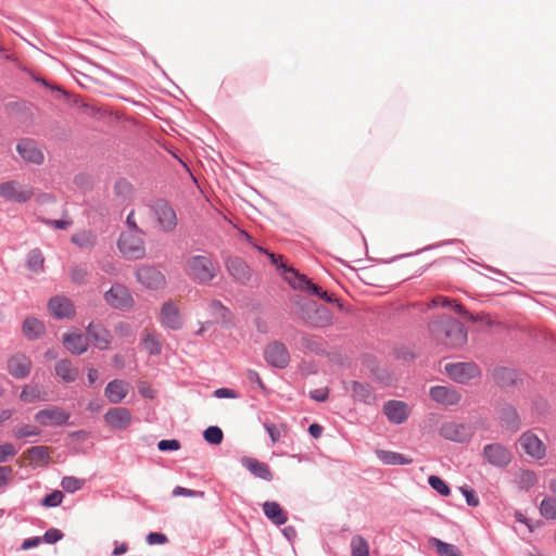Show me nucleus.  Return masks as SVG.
I'll return each instance as SVG.
<instances>
[{
  "mask_svg": "<svg viewBox=\"0 0 556 556\" xmlns=\"http://www.w3.org/2000/svg\"><path fill=\"white\" fill-rule=\"evenodd\" d=\"M20 399L25 403H34L37 401H47L48 400V393L43 390L42 387L30 383L26 384L21 394Z\"/></svg>",
  "mask_w": 556,
  "mask_h": 556,
  "instance_id": "obj_33",
  "label": "nucleus"
},
{
  "mask_svg": "<svg viewBox=\"0 0 556 556\" xmlns=\"http://www.w3.org/2000/svg\"><path fill=\"white\" fill-rule=\"evenodd\" d=\"M118 249L124 256L138 260L144 256L146 248L141 233L123 232L118 240Z\"/></svg>",
  "mask_w": 556,
  "mask_h": 556,
  "instance_id": "obj_9",
  "label": "nucleus"
},
{
  "mask_svg": "<svg viewBox=\"0 0 556 556\" xmlns=\"http://www.w3.org/2000/svg\"><path fill=\"white\" fill-rule=\"evenodd\" d=\"M429 484L438 493L443 496H447L451 493L447 484L438 476H430L428 479Z\"/></svg>",
  "mask_w": 556,
  "mask_h": 556,
  "instance_id": "obj_48",
  "label": "nucleus"
},
{
  "mask_svg": "<svg viewBox=\"0 0 556 556\" xmlns=\"http://www.w3.org/2000/svg\"><path fill=\"white\" fill-rule=\"evenodd\" d=\"M264 357L270 366L276 368H286L290 363V354L286 345L278 341L266 346Z\"/></svg>",
  "mask_w": 556,
  "mask_h": 556,
  "instance_id": "obj_15",
  "label": "nucleus"
},
{
  "mask_svg": "<svg viewBox=\"0 0 556 556\" xmlns=\"http://www.w3.org/2000/svg\"><path fill=\"white\" fill-rule=\"evenodd\" d=\"M43 324L33 317L26 318L23 324V332L28 339H37L43 333Z\"/></svg>",
  "mask_w": 556,
  "mask_h": 556,
  "instance_id": "obj_37",
  "label": "nucleus"
},
{
  "mask_svg": "<svg viewBox=\"0 0 556 556\" xmlns=\"http://www.w3.org/2000/svg\"><path fill=\"white\" fill-rule=\"evenodd\" d=\"M482 455L491 466L498 468L507 467L513 460L511 452L500 443L486 444L483 447Z\"/></svg>",
  "mask_w": 556,
  "mask_h": 556,
  "instance_id": "obj_11",
  "label": "nucleus"
},
{
  "mask_svg": "<svg viewBox=\"0 0 556 556\" xmlns=\"http://www.w3.org/2000/svg\"><path fill=\"white\" fill-rule=\"evenodd\" d=\"M352 556H369L368 542L361 535H354L351 540Z\"/></svg>",
  "mask_w": 556,
  "mask_h": 556,
  "instance_id": "obj_42",
  "label": "nucleus"
},
{
  "mask_svg": "<svg viewBox=\"0 0 556 556\" xmlns=\"http://www.w3.org/2000/svg\"><path fill=\"white\" fill-rule=\"evenodd\" d=\"M241 463L254 477L265 481L273 480V472L267 464L252 457H243Z\"/></svg>",
  "mask_w": 556,
  "mask_h": 556,
  "instance_id": "obj_28",
  "label": "nucleus"
},
{
  "mask_svg": "<svg viewBox=\"0 0 556 556\" xmlns=\"http://www.w3.org/2000/svg\"><path fill=\"white\" fill-rule=\"evenodd\" d=\"M115 333L121 338L134 337V330L128 323L121 321L114 328Z\"/></svg>",
  "mask_w": 556,
  "mask_h": 556,
  "instance_id": "obj_53",
  "label": "nucleus"
},
{
  "mask_svg": "<svg viewBox=\"0 0 556 556\" xmlns=\"http://www.w3.org/2000/svg\"><path fill=\"white\" fill-rule=\"evenodd\" d=\"M142 345L150 355H160L162 352L161 341L157 334L152 330H143Z\"/></svg>",
  "mask_w": 556,
  "mask_h": 556,
  "instance_id": "obj_35",
  "label": "nucleus"
},
{
  "mask_svg": "<svg viewBox=\"0 0 556 556\" xmlns=\"http://www.w3.org/2000/svg\"><path fill=\"white\" fill-rule=\"evenodd\" d=\"M64 346L72 353L80 355L88 350V340L79 332H68L63 336Z\"/></svg>",
  "mask_w": 556,
  "mask_h": 556,
  "instance_id": "obj_29",
  "label": "nucleus"
},
{
  "mask_svg": "<svg viewBox=\"0 0 556 556\" xmlns=\"http://www.w3.org/2000/svg\"><path fill=\"white\" fill-rule=\"evenodd\" d=\"M136 218H138V214H137V210L136 211L134 210L128 214L127 219H126V224L129 228V230L127 232L142 233V231L138 228Z\"/></svg>",
  "mask_w": 556,
  "mask_h": 556,
  "instance_id": "obj_56",
  "label": "nucleus"
},
{
  "mask_svg": "<svg viewBox=\"0 0 556 556\" xmlns=\"http://www.w3.org/2000/svg\"><path fill=\"white\" fill-rule=\"evenodd\" d=\"M429 393L434 402L445 407L457 405L462 400V394L451 387L435 386Z\"/></svg>",
  "mask_w": 556,
  "mask_h": 556,
  "instance_id": "obj_19",
  "label": "nucleus"
},
{
  "mask_svg": "<svg viewBox=\"0 0 556 556\" xmlns=\"http://www.w3.org/2000/svg\"><path fill=\"white\" fill-rule=\"evenodd\" d=\"M228 273L239 282L245 283L251 277V269L245 262L239 257L228 258L226 262Z\"/></svg>",
  "mask_w": 556,
  "mask_h": 556,
  "instance_id": "obj_27",
  "label": "nucleus"
},
{
  "mask_svg": "<svg viewBox=\"0 0 556 556\" xmlns=\"http://www.w3.org/2000/svg\"><path fill=\"white\" fill-rule=\"evenodd\" d=\"M13 478V468L11 466H0V489L8 485Z\"/></svg>",
  "mask_w": 556,
  "mask_h": 556,
  "instance_id": "obj_54",
  "label": "nucleus"
},
{
  "mask_svg": "<svg viewBox=\"0 0 556 556\" xmlns=\"http://www.w3.org/2000/svg\"><path fill=\"white\" fill-rule=\"evenodd\" d=\"M346 390L352 393V396L356 401L364 402L366 404H372L376 401L372 389L368 384L352 381Z\"/></svg>",
  "mask_w": 556,
  "mask_h": 556,
  "instance_id": "obj_31",
  "label": "nucleus"
},
{
  "mask_svg": "<svg viewBox=\"0 0 556 556\" xmlns=\"http://www.w3.org/2000/svg\"><path fill=\"white\" fill-rule=\"evenodd\" d=\"M129 390L130 384L128 382L115 379L108 383L104 395L110 403L118 404L127 396Z\"/></svg>",
  "mask_w": 556,
  "mask_h": 556,
  "instance_id": "obj_26",
  "label": "nucleus"
},
{
  "mask_svg": "<svg viewBox=\"0 0 556 556\" xmlns=\"http://www.w3.org/2000/svg\"><path fill=\"white\" fill-rule=\"evenodd\" d=\"M62 536H63V533L59 529L51 528L46 531L43 539L47 543L52 544V543H55L59 540H61Z\"/></svg>",
  "mask_w": 556,
  "mask_h": 556,
  "instance_id": "obj_59",
  "label": "nucleus"
},
{
  "mask_svg": "<svg viewBox=\"0 0 556 556\" xmlns=\"http://www.w3.org/2000/svg\"><path fill=\"white\" fill-rule=\"evenodd\" d=\"M50 313L56 318H72L75 315V308L70 299L64 296H54L48 304Z\"/></svg>",
  "mask_w": 556,
  "mask_h": 556,
  "instance_id": "obj_25",
  "label": "nucleus"
},
{
  "mask_svg": "<svg viewBox=\"0 0 556 556\" xmlns=\"http://www.w3.org/2000/svg\"><path fill=\"white\" fill-rule=\"evenodd\" d=\"M264 426L270 437L271 442H278L281 437V430L273 422H265Z\"/></svg>",
  "mask_w": 556,
  "mask_h": 556,
  "instance_id": "obj_58",
  "label": "nucleus"
},
{
  "mask_svg": "<svg viewBox=\"0 0 556 556\" xmlns=\"http://www.w3.org/2000/svg\"><path fill=\"white\" fill-rule=\"evenodd\" d=\"M157 447L160 451H177L180 448V443L178 440H161L157 443Z\"/></svg>",
  "mask_w": 556,
  "mask_h": 556,
  "instance_id": "obj_55",
  "label": "nucleus"
},
{
  "mask_svg": "<svg viewBox=\"0 0 556 556\" xmlns=\"http://www.w3.org/2000/svg\"><path fill=\"white\" fill-rule=\"evenodd\" d=\"M263 511L265 516L275 525L282 526L287 522V513L282 509L279 503L267 501L263 504Z\"/></svg>",
  "mask_w": 556,
  "mask_h": 556,
  "instance_id": "obj_30",
  "label": "nucleus"
},
{
  "mask_svg": "<svg viewBox=\"0 0 556 556\" xmlns=\"http://www.w3.org/2000/svg\"><path fill=\"white\" fill-rule=\"evenodd\" d=\"M138 219L143 225L154 224V227L172 232L178 223L176 212L165 201H156L152 205H142L137 208Z\"/></svg>",
  "mask_w": 556,
  "mask_h": 556,
  "instance_id": "obj_2",
  "label": "nucleus"
},
{
  "mask_svg": "<svg viewBox=\"0 0 556 556\" xmlns=\"http://www.w3.org/2000/svg\"><path fill=\"white\" fill-rule=\"evenodd\" d=\"M159 320L165 328L172 330H179L184 326V317L180 313V307L176 302H165L160 311Z\"/></svg>",
  "mask_w": 556,
  "mask_h": 556,
  "instance_id": "obj_12",
  "label": "nucleus"
},
{
  "mask_svg": "<svg viewBox=\"0 0 556 556\" xmlns=\"http://www.w3.org/2000/svg\"><path fill=\"white\" fill-rule=\"evenodd\" d=\"M71 278L74 283L83 285L87 281L88 270L80 266H75L71 270Z\"/></svg>",
  "mask_w": 556,
  "mask_h": 556,
  "instance_id": "obj_50",
  "label": "nucleus"
},
{
  "mask_svg": "<svg viewBox=\"0 0 556 556\" xmlns=\"http://www.w3.org/2000/svg\"><path fill=\"white\" fill-rule=\"evenodd\" d=\"M311 397L317 402H324L328 397V389H316L311 392Z\"/></svg>",
  "mask_w": 556,
  "mask_h": 556,
  "instance_id": "obj_63",
  "label": "nucleus"
},
{
  "mask_svg": "<svg viewBox=\"0 0 556 556\" xmlns=\"http://www.w3.org/2000/svg\"><path fill=\"white\" fill-rule=\"evenodd\" d=\"M285 279L289 282V285L294 289H300L307 291L314 295L319 296L321 300L326 302H333V294H328L327 291L321 290L320 287L313 283L306 276L300 275L293 268H286L283 271Z\"/></svg>",
  "mask_w": 556,
  "mask_h": 556,
  "instance_id": "obj_5",
  "label": "nucleus"
},
{
  "mask_svg": "<svg viewBox=\"0 0 556 556\" xmlns=\"http://www.w3.org/2000/svg\"><path fill=\"white\" fill-rule=\"evenodd\" d=\"M85 484L84 479H79L74 476H66L61 481V486L70 493H74L78 490H80Z\"/></svg>",
  "mask_w": 556,
  "mask_h": 556,
  "instance_id": "obj_45",
  "label": "nucleus"
},
{
  "mask_svg": "<svg viewBox=\"0 0 556 556\" xmlns=\"http://www.w3.org/2000/svg\"><path fill=\"white\" fill-rule=\"evenodd\" d=\"M383 413L392 424H403L409 416V409L406 403L402 401H388L383 405Z\"/></svg>",
  "mask_w": 556,
  "mask_h": 556,
  "instance_id": "obj_22",
  "label": "nucleus"
},
{
  "mask_svg": "<svg viewBox=\"0 0 556 556\" xmlns=\"http://www.w3.org/2000/svg\"><path fill=\"white\" fill-rule=\"evenodd\" d=\"M203 438L207 443L219 444L223 441L224 434L220 428L211 426L204 430Z\"/></svg>",
  "mask_w": 556,
  "mask_h": 556,
  "instance_id": "obj_46",
  "label": "nucleus"
},
{
  "mask_svg": "<svg viewBox=\"0 0 556 556\" xmlns=\"http://www.w3.org/2000/svg\"><path fill=\"white\" fill-rule=\"evenodd\" d=\"M139 392L142 396L149 397V399H153L154 394H155V391L153 389H151L150 387L144 386V384H141L139 387Z\"/></svg>",
  "mask_w": 556,
  "mask_h": 556,
  "instance_id": "obj_64",
  "label": "nucleus"
},
{
  "mask_svg": "<svg viewBox=\"0 0 556 556\" xmlns=\"http://www.w3.org/2000/svg\"><path fill=\"white\" fill-rule=\"evenodd\" d=\"M173 495L174 496H189V497L201 496L202 497L203 492H197V491L184 488V486H176L173 490Z\"/></svg>",
  "mask_w": 556,
  "mask_h": 556,
  "instance_id": "obj_57",
  "label": "nucleus"
},
{
  "mask_svg": "<svg viewBox=\"0 0 556 556\" xmlns=\"http://www.w3.org/2000/svg\"><path fill=\"white\" fill-rule=\"evenodd\" d=\"M214 395L218 399H236L238 396L236 391L228 388H220L215 390Z\"/></svg>",
  "mask_w": 556,
  "mask_h": 556,
  "instance_id": "obj_61",
  "label": "nucleus"
},
{
  "mask_svg": "<svg viewBox=\"0 0 556 556\" xmlns=\"http://www.w3.org/2000/svg\"><path fill=\"white\" fill-rule=\"evenodd\" d=\"M27 457L30 464L46 465L49 462L50 453L47 446H33L27 450Z\"/></svg>",
  "mask_w": 556,
  "mask_h": 556,
  "instance_id": "obj_39",
  "label": "nucleus"
},
{
  "mask_svg": "<svg viewBox=\"0 0 556 556\" xmlns=\"http://www.w3.org/2000/svg\"><path fill=\"white\" fill-rule=\"evenodd\" d=\"M298 306L299 317L311 327L325 328L333 323V315L330 309L311 300L298 302Z\"/></svg>",
  "mask_w": 556,
  "mask_h": 556,
  "instance_id": "obj_3",
  "label": "nucleus"
},
{
  "mask_svg": "<svg viewBox=\"0 0 556 556\" xmlns=\"http://www.w3.org/2000/svg\"><path fill=\"white\" fill-rule=\"evenodd\" d=\"M429 544L435 548L440 556H462L460 551L453 544L445 543L437 538H431Z\"/></svg>",
  "mask_w": 556,
  "mask_h": 556,
  "instance_id": "obj_38",
  "label": "nucleus"
},
{
  "mask_svg": "<svg viewBox=\"0 0 556 556\" xmlns=\"http://www.w3.org/2000/svg\"><path fill=\"white\" fill-rule=\"evenodd\" d=\"M460 492L466 497V502L469 506L477 507L479 505L480 501L475 490L469 489L468 486H462Z\"/></svg>",
  "mask_w": 556,
  "mask_h": 556,
  "instance_id": "obj_52",
  "label": "nucleus"
},
{
  "mask_svg": "<svg viewBox=\"0 0 556 556\" xmlns=\"http://www.w3.org/2000/svg\"><path fill=\"white\" fill-rule=\"evenodd\" d=\"M7 369L16 379L27 377L31 370V361L24 354H14L7 362Z\"/></svg>",
  "mask_w": 556,
  "mask_h": 556,
  "instance_id": "obj_21",
  "label": "nucleus"
},
{
  "mask_svg": "<svg viewBox=\"0 0 556 556\" xmlns=\"http://www.w3.org/2000/svg\"><path fill=\"white\" fill-rule=\"evenodd\" d=\"M138 282L149 289H161L165 286V276L156 268L142 266L136 271Z\"/></svg>",
  "mask_w": 556,
  "mask_h": 556,
  "instance_id": "obj_17",
  "label": "nucleus"
},
{
  "mask_svg": "<svg viewBox=\"0 0 556 556\" xmlns=\"http://www.w3.org/2000/svg\"><path fill=\"white\" fill-rule=\"evenodd\" d=\"M167 541V538L165 534L163 533H159V532H151L147 535V542L150 544V545H154V544H164L165 542Z\"/></svg>",
  "mask_w": 556,
  "mask_h": 556,
  "instance_id": "obj_60",
  "label": "nucleus"
},
{
  "mask_svg": "<svg viewBox=\"0 0 556 556\" xmlns=\"http://www.w3.org/2000/svg\"><path fill=\"white\" fill-rule=\"evenodd\" d=\"M13 434L16 439H23L27 437H36L40 434V430L31 425L17 426L13 429Z\"/></svg>",
  "mask_w": 556,
  "mask_h": 556,
  "instance_id": "obj_47",
  "label": "nucleus"
},
{
  "mask_svg": "<svg viewBox=\"0 0 556 556\" xmlns=\"http://www.w3.org/2000/svg\"><path fill=\"white\" fill-rule=\"evenodd\" d=\"M55 374L64 382H74L78 376V368L74 367L68 359H61L55 364Z\"/></svg>",
  "mask_w": 556,
  "mask_h": 556,
  "instance_id": "obj_34",
  "label": "nucleus"
},
{
  "mask_svg": "<svg viewBox=\"0 0 556 556\" xmlns=\"http://www.w3.org/2000/svg\"><path fill=\"white\" fill-rule=\"evenodd\" d=\"M492 376L495 383L501 388H510L518 381V374L516 370L506 367L494 369Z\"/></svg>",
  "mask_w": 556,
  "mask_h": 556,
  "instance_id": "obj_32",
  "label": "nucleus"
},
{
  "mask_svg": "<svg viewBox=\"0 0 556 556\" xmlns=\"http://www.w3.org/2000/svg\"><path fill=\"white\" fill-rule=\"evenodd\" d=\"M448 377L457 383H468L470 380L481 376L480 367L473 362H458L445 365Z\"/></svg>",
  "mask_w": 556,
  "mask_h": 556,
  "instance_id": "obj_8",
  "label": "nucleus"
},
{
  "mask_svg": "<svg viewBox=\"0 0 556 556\" xmlns=\"http://www.w3.org/2000/svg\"><path fill=\"white\" fill-rule=\"evenodd\" d=\"M429 331L438 344L450 349L462 348L468 339L465 326L448 315H441L433 319L429 324Z\"/></svg>",
  "mask_w": 556,
  "mask_h": 556,
  "instance_id": "obj_1",
  "label": "nucleus"
},
{
  "mask_svg": "<svg viewBox=\"0 0 556 556\" xmlns=\"http://www.w3.org/2000/svg\"><path fill=\"white\" fill-rule=\"evenodd\" d=\"M437 305L451 306L457 314L472 318V316L469 315V313L463 305H460V304L456 303L455 301H452L445 296L438 295V296L433 298L432 301L428 304V308H431L432 306H437Z\"/></svg>",
  "mask_w": 556,
  "mask_h": 556,
  "instance_id": "obj_40",
  "label": "nucleus"
},
{
  "mask_svg": "<svg viewBox=\"0 0 556 556\" xmlns=\"http://www.w3.org/2000/svg\"><path fill=\"white\" fill-rule=\"evenodd\" d=\"M440 434L446 440L465 443L472 438L473 429L470 425L451 421L441 426Z\"/></svg>",
  "mask_w": 556,
  "mask_h": 556,
  "instance_id": "obj_13",
  "label": "nucleus"
},
{
  "mask_svg": "<svg viewBox=\"0 0 556 556\" xmlns=\"http://www.w3.org/2000/svg\"><path fill=\"white\" fill-rule=\"evenodd\" d=\"M70 413L61 407H50L39 410L35 415V420L45 427L62 426L70 419Z\"/></svg>",
  "mask_w": 556,
  "mask_h": 556,
  "instance_id": "obj_16",
  "label": "nucleus"
},
{
  "mask_svg": "<svg viewBox=\"0 0 556 556\" xmlns=\"http://www.w3.org/2000/svg\"><path fill=\"white\" fill-rule=\"evenodd\" d=\"M34 194L31 186L18 180H8L0 184V197L8 202L26 203Z\"/></svg>",
  "mask_w": 556,
  "mask_h": 556,
  "instance_id": "obj_6",
  "label": "nucleus"
},
{
  "mask_svg": "<svg viewBox=\"0 0 556 556\" xmlns=\"http://www.w3.org/2000/svg\"><path fill=\"white\" fill-rule=\"evenodd\" d=\"M247 378L250 382L256 383L261 389H265V386H264L260 375L255 370H253V369L247 370Z\"/></svg>",
  "mask_w": 556,
  "mask_h": 556,
  "instance_id": "obj_62",
  "label": "nucleus"
},
{
  "mask_svg": "<svg viewBox=\"0 0 556 556\" xmlns=\"http://www.w3.org/2000/svg\"><path fill=\"white\" fill-rule=\"evenodd\" d=\"M16 151L26 163L41 165L45 162V154L42 150L33 139H21L16 144Z\"/></svg>",
  "mask_w": 556,
  "mask_h": 556,
  "instance_id": "obj_14",
  "label": "nucleus"
},
{
  "mask_svg": "<svg viewBox=\"0 0 556 556\" xmlns=\"http://www.w3.org/2000/svg\"><path fill=\"white\" fill-rule=\"evenodd\" d=\"M86 331L97 348H99L100 350L109 349L112 341V336L110 331L106 328H104L100 323H90Z\"/></svg>",
  "mask_w": 556,
  "mask_h": 556,
  "instance_id": "obj_24",
  "label": "nucleus"
},
{
  "mask_svg": "<svg viewBox=\"0 0 556 556\" xmlns=\"http://www.w3.org/2000/svg\"><path fill=\"white\" fill-rule=\"evenodd\" d=\"M518 443L525 454L533 460H543L547 455V445L532 430L522 432Z\"/></svg>",
  "mask_w": 556,
  "mask_h": 556,
  "instance_id": "obj_7",
  "label": "nucleus"
},
{
  "mask_svg": "<svg viewBox=\"0 0 556 556\" xmlns=\"http://www.w3.org/2000/svg\"><path fill=\"white\" fill-rule=\"evenodd\" d=\"M131 413L126 407H112L104 414V421L113 429L124 430L131 424Z\"/></svg>",
  "mask_w": 556,
  "mask_h": 556,
  "instance_id": "obj_20",
  "label": "nucleus"
},
{
  "mask_svg": "<svg viewBox=\"0 0 556 556\" xmlns=\"http://www.w3.org/2000/svg\"><path fill=\"white\" fill-rule=\"evenodd\" d=\"M17 454V450L12 443H4L0 445V463H5Z\"/></svg>",
  "mask_w": 556,
  "mask_h": 556,
  "instance_id": "obj_51",
  "label": "nucleus"
},
{
  "mask_svg": "<svg viewBox=\"0 0 556 556\" xmlns=\"http://www.w3.org/2000/svg\"><path fill=\"white\" fill-rule=\"evenodd\" d=\"M539 482L538 475L534 470L519 468L515 471L511 480L513 486L522 492H528Z\"/></svg>",
  "mask_w": 556,
  "mask_h": 556,
  "instance_id": "obj_23",
  "label": "nucleus"
},
{
  "mask_svg": "<svg viewBox=\"0 0 556 556\" xmlns=\"http://www.w3.org/2000/svg\"><path fill=\"white\" fill-rule=\"evenodd\" d=\"M540 511L546 519L556 520V497H545L541 502Z\"/></svg>",
  "mask_w": 556,
  "mask_h": 556,
  "instance_id": "obj_43",
  "label": "nucleus"
},
{
  "mask_svg": "<svg viewBox=\"0 0 556 556\" xmlns=\"http://www.w3.org/2000/svg\"><path fill=\"white\" fill-rule=\"evenodd\" d=\"M43 263H45V258H43L41 251L36 249L28 253L27 265L30 270H33L35 273L42 270Z\"/></svg>",
  "mask_w": 556,
  "mask_h": 556,
  "instance_id": "obj_44",
  "label": "nucleus"
},
{
  "mask_svg": "<svg viewBox=\"0 0 556 556\" xmlns=\"http://www.w3.org/2000/svg\"><path fill=\"white\" fill-rule=\"evenodd\" d=\"M496 412L502 428H505L511 432H516L520 429V416L513 405L507 403L501 404L497 406Z\"/></svg>",
  "mask_w": 556,
  "mask_h": 556,
  "instance_id": "obj_18",
  "label": "nucleus"
},
{
  "mask_svg": "<svg viewBox=\"0 0 556 556\" xmlns=\"http://www.w3.org/2000/svg\"><path fill=\"white\" fill-rule=\"evenodd\" d=\"M187 274L198 282H207L216 276V266L208 257L194 255L187 261Z\"/></svg>",
  "mask_w": 556,
  "mask_h": 556,
  "instance_id": "obj_4",
  "label": "nucleus"
},
{
  "mask_svg": "<svg viewBox=\"0 0 556 556\" xmlns=\"http://www.w3.org/2000/svg\"><path fill=\"white\" fill-rule=\"evenodd\" d=\"M378 458L386 465H407L413 460L403 454L391 451H377Z\"/></svg>",
  "mask_w": 556,
  "mask_h": 556,
  "instance_id": "obj_36",
  "label": "nucleus"
},
{
  "mask_svg": "<svg viewBox=\"0 0 556 556\" xmlns=\"http://www.w3.org/2000/svg\"><path fill=\"white\" fill-rule=\"evenodd\" d=\"M72 242L79 248L90 249L96 244V236L88 230H81L73 235Z\"/></svg>",
  "mask_w": 556,
  "mask_h": 556,
  "instance_id": "obj_41",
  "label": "nucleus"
},
{
  "mask_svg": "<svg viewBox=\"0 0 556 556\" xmlns=\"http://www.w3.org/2000/svg\"><path fill=\"white\" fill-rule=\"evenodd\" d=\"M103 298L108 305L116 309L130 308L135 303L129 289L122 283L113 285Z\"/></svg>",
  "mask_w": 556,
  "mask_h": 556,
  "instance_id": "obj_10",
  "label": "nucleus"
},
{
  "mask_svg": "<svg viewBox=\"0 0 556 556\" xmlns=\"http://www.w3.org/2000/svg\"><path fill=\"white\" fill-rule=\"evenodd\" d=\"M63 497V493L59 490H55L52 493L45 496L41 501V504L46 507H55L62 503Z\"/></svg>",
  "mask_w": 556,
  "mask_h": 556,
  "instance_id": "obj_49",
  "label": "nucleus"
}]
</instances>
